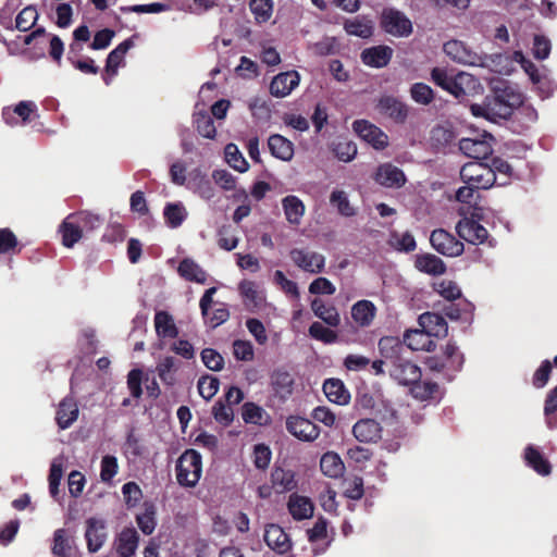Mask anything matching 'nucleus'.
<instances>
[{
    "label": "nucleus",
    "instance_id": "nucleus-1",
    "mask_svg": "<svg viewBox=\"0 0 557 557\" xmlns=\"http://www.w3.org/2000/svg\"><path fill=\"white\" fill-rule=\"evenodd\" d=\"M516 63L520 64L543 98H547L553 94V82L549 78L548 70L545 67L539 70L533 62L525 58L522 51L518 50L512 54H481V62L478 66L485 67L497 74L510 75L516 69Z\"/></svg>",
    "mask_w": 557,
    "mask_h": 557
},
{
    "label": "nucleus",
    "instance_id": "nucleus-2",
    "mask_svg": "<svg viewBox=\"0 0 557 557\" xmlns=\"http://www.w3.org/2000/svg\"><path fill=\"white\" fill-rule=\"evenodd\" d=\"M379 348L383 358L387 359V370L391 377L401 385L417 383L421 377L418 366L400 356L403 345L395 337H383L379 342Z\"/></svg>",
    "mask_w": 557,
    "mask_h": 557
},
{
    "label": "nucleus",
    "instance_id": "nucleus-3",
    "mask_svg": "<svg viewBox=\"0 0 557 557\" xmlns=\"http://www.w3.org/2000/svg\"><path fill=\"white\" fill-rule=\"evenodd\" d=\"M202 474V458L195 449L185 450L176 462V480L184 487H195Z\"/></svg>",
    "mask_w": 557,
    "mask_h": 557
},
{
    "label": "nucleus",
    "instance_id": "nucleus-4",
    "mask_svg": "<svg viewBox=\"0 0 557 557\" xmlns=\"http://www.w3.org/2000/svg\"><path fill=\"white\" fill-rule=\"evenodd\" d=\"M460 178L463 184L479 189H488L495 184V174L486 163L472 161L460 169Z\"/></svg>",
    "mask_w": 557,
    "mask_h": 557
},
{
    "label": "nucleus",
    "instance_id": "nucleus-5",
    "mask_svg": "<svg viewBox=\"0 0 557 557\" xmlns=\"http://www.w3.org/2000/svg\"><path fill=\"white\" fill-rule=\"evenodd\" d=\"M381 24L383 29L395 37H408L412 33V23L405 13L388 8L382 13Z\"/></svg>",
    "mask_w": 557,
    "mask_h": 557
},
{
    "label": "nucleus",
    "instance_id": "nucleus-6",
    "mask_svg": "<svg viewBox=\"0 0 557 557\" xmlns=\"http://www.w3.org/2000/svg\"><path fill=\"white\" fill-rule=\"evenodd\" d=\"M289 257L297 268L310 274H319L325 268V257L317 251L294 248L289 251Z\"/></svg>",
    "mask_w": 557,
    "mask_h": 557
},
{
    "label": "nucleus",
    "instance_id": "nucleus-7",
    "mask_svg": "<svg viewBox=\"0 0 557 557\" xmlns=\"http://www.w3.org/2000/svg\"><path fill=\"white\" fill-rule=\"evenodd\" d=\"M263 541L276 555L285 556L293 550V541L289 534L276 523H269L264 527Z\"/></svg>",
    "mask_w": 557,
    "mask_h": 557
},
{
    "label": "nucleus",
    "instance_id": "nucleus-8",
    "mask_svg": "<svg viewBox=\"0 0 557 557\" xmlns=\"http://www.w3.org/2000/svg\"><path fill=\"white\" fill-rule=\"evenodd\" d=\"M238 292L245 308L250 312H258L267 306V295L260 285L251 280H243L238 284Z\"/></svg>",
    "mask_w": 557,
    "mask_h": 557
},
{
    "label": "nucleus",
    "instance_id": "nucleus-9",
    "mask_svg": "<svg viewBox=\"0 0 557 557\" xmlns=\"http://www.w3.org/2000/svg\"><path fill=\"white\" fill-rule=\"evenodd\" d=\"M444 355L447 357V364L442 362V358L440 356H432L426 359V367L432 371H446L447 373L456 372L461 369L463 364V356L455 344L447 343L444 348Z\"/></svg>",
    "mask_w": 557,
    "mask_h": 557
},
{
    "label": "nucleus",
    "instance_id": "nucleus-10",
    "mask_svg": "<svg viewBox=\"0 0 557 557\" xmlns=\"http://www.w3.org/2000/svg\"><path fill=\"white\" fill-rule=\"evenodd\" d=\"M85 539L89 553H97L101 549L108 539L107 522L99 517H90L85 521Z\"/></svg>",
    "mask_w": 557,
    "mask_h": 557
},
{
    "label": "nucleus",
    "instance_id": "nucleus-11",
    "mask_svg": "<svg viewBox=\"0 0 557 557\" xmlns=\"http://www.w3.org/2000/svg\"><path fill=\"white\" fill-rule=\"evenodd\" d=\"M470 110L474 116L484 117L492 122L506 120L511 115L509 107L504 103V100L497 94L484 104H472Z\"/></svg>",
    "mask_w": 557,
    "mask_h": 557
},
{
    "label": "nucleus",
    "instance_id": "nucleus-12",
    "mask_svg": "<svg viewBox=\"0 0 557 557\" xmlns=\"http://www.w3.org/2000/svg\"><path fill=\"white\" fill-rule=\"evenodd\" d=\"M432 247L447 257H457L463 252V244L445 230H435L430 236Z\"/></svg>",
    "mask_w": 557,
    "mask_h": 557
},
{
    "label": "nucleus",
    "instance_id": "nucleus-13",
    "mask_svg": "<svg viewBox=\"0 0 557 557\" xmlns=\"http://www.w3.org/2000/svg\"><path fill=\"white\" fill-rule=\"evenodd\" d=\"M354 131L374 149H384L388 145V136L374 124L366 120H357L352 123Z\"/></svg>",
    "mask_w": 557,
    "mask_h": 557
},
{
    "label": "nucleus",
    "instance_id": "nucleus-14",
    "mask_svg": "<svg viewBox=\"0 0 557 557\" xmlns=\"http://www.w3.org/2000/svg\"><path fill=\"white\" fill-rule=\"evenodd\" d=\"M286 429L293 436L302 442H313L320 435V429L313 422L299 416L288 417Z\"/></svg>",
    "mask_w": 557,
    "mask_h": 557
},
{
    "label": "nucleus",
    "instance_id": "nucleus-15",
    "mask_svg": "<svg viewBox=\"0 0 557 557\" xmlns=\"http://www.w3.org/2000/svg\"><path fill=\"white\" fill-rule=\"evenodd\" d=\"M444 52L451 60L463 65L478 66L481 62V54L460 40H449L444 44Z\"/></svg>",
    "mask_w": 557,
    "mask_h": 557
},
{
    "label": "nucleus",
    "instance_id": "nucleus-16",
    "mask_svg": "<svg viewBox=\"0 0 557 557\" xmlns=\"http://www.w3.org/2000/svg\"><path fill=\"white\" fill-rule=\"evenodd\" d=\"M492 140L493 137L488 134L480 138H462L459 148L469 158L485 159L493 152Z\"/></svg>",
    "mask_w": 557,
    "mask_h": 557
},
{
    "label": "nucleus",
    "instance_id": "nucleus-17",
    "mask_svg": "<svg viewBox=\"0 0 557 557\" xmlns=\"http://www.w3.org/2000/svg\"><path fill=\"white\" fill-rule=\"evenodd\" d=\"M456 231L460 238L473 245L483 244L488 236L487 230L472 218L460 220Z\"/></svg>",
    "mask_w": 557,
    "mask_h": 557
},
{
    "label": "nucleus",
    "instance_id": "nucleus-18",
    "mask_svg": "<svg viewBox=\"0 0 557 557\" xmlns=\"http://www.w3.org/2000/svg\"><path fill=\"white\" fill-rule=\"evenodd\" d=\"M186 187L205 200H210L215 196L211 181L200 168H195L188 173Z\"/></svg>",
    "mask_w": 557,
    "mask_h": 557
},
{
    "label": "nucleus",
    "instance_id": "nucleus-19",
    "mask_svg": "<svg viewBox=\"0 0 557 557\" xmlns=\"http://www.w3.org/2000/svg\"><path fill=\"white\" fill-rule=\"evenodd\" d=\"M307 534L315 555L324 553L333 541V537L329 534L327 521L322 517L317 519Z\"/></svg>",
    "mask_w": 557,
    "mask_h": 557
},
{
    "label": "nucleus",
    "instance_id": "nucleus-20",
    "mask_svg": "<svg viewBox=\"0 0 557 557\" xmlns=\"http://www.w3.org/2000/svg\"><path fill=\"white\" fill-rule=\"evenodd\" d=\"M374 180L387 188H400L407 181L403 170L392 163L381 164L375 172Z\"/></svg>",
    "mask_w": 557,
    "mask_h": 557
},
{
    "label": "nucleus",
    "instance_id": "nucleus-21",
    "mask_svg": "<svg viewBox=\"0 0 557 557\" xmlns=\"http://www.w3.org/2000/svg\"><path fill=\"white\" fill-rule=\"evenodd\" d=\"M37 111V106L34 101L23 100L14 107H5L2 109V119L5 124L10 126L18 125L16 116H20L23 124L30 120V115Z\"/></svg>",
    "mask_w": 557,
    "mask_h": 557
},
{
    "label": "nucleus",
    "instance_id": "nucleus-22",
    "mask_svg": "<svg viewBox=\"0 0 557 557\" xmlns=\"http://www.w3.org/2000/svg\"><path fill=\"white\" fill-rule=\"evenodd\" d=\"M300 83V76L296 71L277 74L271 82L270 92L276 98L288 96Z\"/></svg>",
    "mask_w": 557,
    "mask_h": 557
},
{
    "label": "nucleus",
    "instance_id": "nucleus-23",
    "mask_svg": "<svg viewBox=\"0 0 557 557\" xmlns=\"http://www.w3.org/2000/svg\"><path fill=\"white\" fill-rule=\"evenodd\" d=\"M139 544V535L135 528H124L116 534L113 545L120 557H132L135 555Z\"/></svg>",
    "mask_w": 557,
    "mask_h": 557
},
{
    "label": "nucleus",
    "instance_id": "nucleus-24",
    "mask_svg": "<svg viewBox=\"0 0 557 557\" xmlns=\"http://www.w3.org/2000/svg\"><path fill=\"white\" fill-rule=\"evenodd\" d=\"M376 109L381 114L388 116L397 123L405 122L408 115L407 106L393 96L381 97L379 99Z\"/></svg>",
    "mask_w": 557,
    "mask_h": 557
},
{
    "label": "nucleus",
    "instance_id": "nucleus-25",
    "mask_svg": "<svg viewBox=\"0 0 557 557\" xmlns=\"http://www.w3.org/2000/svg\"><path fill=\"white\" fill-rule=\"evenodd\" d=\"M272 389L278 398L287 399L294 391V376L283 368L274 370L270 376Z\"/></svg>",
    "mask_w": 557,
    "mask_h": 557
},
{
    "label": "nucleus",
    "instance_id": "nucleus-26",
    "mask_svg": "<svg viewBox=\"0 0 557 557\" xmlns=\"http://www.w3.org/2000/svg\"><path fill=\"white\" fill-rule=\"evenodd\" d=\"M134 46L132 38H128L116 46L108 55L106 64L104 83L109 85L111 79L116 75L117 69L124 60L126 52Z\"/></svg>",
    "mask_w": 557,
    "mask_h": 557
},
{
    "label": "nucleus",
    "instance_id": "nucleus-27",
    "mask_svg": "<svg viewBox=\"0 0 557 557\" xmlns=\"http://www.w3.org/2000/svg\"><path fill=\"white\" fill-rule=\"evenodd\" d=\"M480 87V82L474 75L467 72H459L453 76L449 94L454 95L456 98H460L476 92Z\"/></svg>",
    "mask_w": 557,
    "mask_h": 557
},
{
    "label": "nucleus",
    "instance_id": "nucleus-28",
    "mask_svg": "<svg viewBox=\"0 0 557 557\" xmlns=\"http://www.w3.org/2000/svg\"><path fill=\"white\" fill-rule=\"evenodd\" d=\"M354 436L362 443L376 442L382 436L380 423L373 419H361L352 428Z\"/></svg>",
    "mask_w": 557,
    "mask_h": 557
},
{
    "label": "nucleus",
    "instance_id": "nucleus-29",
    "mask_svg": "<svg viewBox=\"0 0 557 557\" xmlns=\"http://www.w3.org/2000/svg\"><path fill=\"white\" fill-rule=\"evenodd\" d=\"M287 509L295 520L301 521L313 516L314 506L309 497L294 493L288 497Z\"/></svg>",
    "mask_w": 557,
    "mask_h": 557
},
{
    "label": "nucleus",
    "instance_id": "nucleus-30",
    "mask_svg": "<svg viewBox=\"0 0 557 557\" xmlns=\"http://www.w3.org/2000/svg\"><path fill=\"white\" fill-rule=\"evenodd\" d=\"M419 325L430 337H440L447 334V323L445 319L434 312H425L419 317Z\"/></svg>",
    "mask_w": 557,
    "mask_h": 557
},
{
    "label": "nucleus",
    "instance_id": "nucleus-31",
    "mask_svg": "<svg viewBox=\"0 0 557 557\" xmlns=\"http://www.w3.org/2000/svg\"><path fill=\"white\" fill-rule=\"evenodd\" d=\"M78 406L74 398L65 397L58 407L55 420L60 429H69L78 418Z\"/></svg>",
    "mask_w": 557,
    "mask_h": 557
},
{
    "label": "nucleus",
    "instance_id": "nucleus-32",
    "mask_svg": "<svg viewBox=\"0 0 557 557\" xmlns=\"http://www.w3.org/2000/svg\"><path fill=\"white\" fill-rule=\"evenodd\" d=\"M393 55V50L387 46H377L366 49L361 53V60L366 65L383 67L387 65Z\"/></svg>",
    "mask_w": 557,
    "mask_h": 557
},
{
    "label": "nucleus",
    "instance_id": "nucleus-33",
    "mask_svg": "<svg viewBox=\"0 0 557 557\" xmlns=\"http://www.w3.org/2000/svg\"><path fill=\"white\" fill-rule=\"evenodd\" d=\"M187 216V208L182 201L166 202L163 208L164 222L170 228H178Z\"/></svg>",
    "mask_w": 557,
    "mask_h": 557
},
{
    "label": "nucleus",
    "instance_id": "nucleus-34",
    "mask_svg": "<svg viewBox=\"0 0 557 557\" xmlns=\"http://www.w3.org/2000/svg\"><path fill=\"white\" fill-rule=\"evenodd\" d=\"M268 146L272 156L280 160L289 161L294 156L293 143L282 135H271L268 139Z\"/></svg>",
    "mask_w": 557,
    "mask_h": 557
},
{
    "label": "nucleus",
    "instance_id": "nucleus-35",
    "mask_svg": "<svg viewBox=\"0 0 557 557\" xmlns=\"http://www.w3.org/2000/svg\"><path fill=\"white\" fill-rule=\"evenodd\" d=\"M326 398L337 405H346L350 400V394L344 383L338 379H329L323 384Z\"/></svg>",
    "mask_w": 557,
    "mask_h": 557
},
{
    "label": "nucleus",
    "instance_id": "nucleus-36",
    "mask_svg": "<svg viewBox=\"0 0 557 557\" xmlns=\"http://www.w3.org/2000/svg\"><path fill=\"white\" fill-rule=\"evenodd\" d=\"M242 418L246 423L264 426L271 423V416L255 403H245L242 407Z\"/></svg>",
    "mask_w": 557,
    "mask_h": 557
},
{
    "label": "nucleus",
    "instance_id": "nucleus-37",
    "mask_svg": "<svg viewBox=\"0 0 557 557\" xmlns=\"http://www.w3.org/2000/svg\"><path fill=\"white\" fill-rule=\"evenodd\" d=\"M404 343L411 350L430 351L435 347L433 339L421 329L407 331L404 335Z\"/></svg>",
    "mask_w": 557,
    "mask_h": 557
},
{
    "label": "nucleus",
    "instance_id": "nucleus-38",
    "mask_svg": "<svg viewBox=\"0 0 557 557\" xmlns=\"http://www.w3.org/2000/svg\"><path fill=\"white\" fill-rule=\"evenodd\" d=\"M311 309L315 317L323 320L331 327H336L341 323V317L337 309L332 305H326L322 299L315 298L311 302Z\"/></svg>",
    "mask_w": 557,
    "mask_h": 557
},
{
    "label": "nucleus",
    "instance_id": "nucleus-39",
    "mask_svg": "<svg viewBox=\"0 0 557 557\" xmlns=\"http://www.w3.org/2000/svg\"><path fill=\"white\" fill-rule=\"evenodd\" d=\"M524 460L540 475H548L550 473V463L535 446L529 445L525 447Z\"/></svg>",
    "mask_w": 557,
    "mask_h": 557
},
{
    "label": "nucleus",
    "instance_id": "nucleus-40",
    "mask_svg": "<svg viewBox=\"0 0 557 557\" xmlns=\"http://www.w3.org/2000/svg\"><path fill=\"white\" fill-rule=\"evenodd\" d=\"M320 468L326 476L334 479L342 476L345 471L342 458L334 451H327L321 457Z\"/></svg>",
    "mask_w": 557,
    "mask_h": 557
},
{
    "label": "nucleus",
    "instance_id": "nucleus-41",
    "mask_svg": "<svg viewBox=\"0 0 557 557\" xmlns=\"http://www.w3.org/2000/svg\"><path fill=\"white\" fill-rule=\"evenodd\" d=\"M416 268L431 275H441L446 271V265L443 260L431 253L417 256Z\"/></svg>",
    "mask_w": 557,
    "mask_h": 557
},
{
    "label": "nucleus",
    "instance_id": "nucleus-42",
    "mask_svg": "<svg viewBox=\"0 0 557 557\" xmlns=\"http://www.w3.org/2000/svg\"><path fill=\"white\" fill-rule=\"evenodd\" d=\"M375 306L370 300H359L351 308V317L360 326L369 325L375 315Z\"/></svg>",
    "mask_w": 557,
    "mask_h": 557
},
{
    "label": "nucleus",
    "instance_id": "nucleus-43",
    "mask_svg": "<svg viewBox=\"0 0 557 557\" xmlns=\"http://www.w3.org/2000/svg\"><path fill=\"white\" fill-rule=\"evenodd\" d=\"M282 206L286 220L290 224L298 225L305 214V205L296 196H286L282 200Z\"/></svg>",
    "mask_w": 557,
    "mask_h": 557
},
{
    "label": "nucleus",
    "instance_id": "nucleus-44",
    "mask_svg": "<svg viewBox=\"0 0 557 557\" xmlns=\"http://www.w3.org/2000/svg\"><path fill=\"white\" fill-rule=\"evenodd\" d=\"M75 216H69L60 227L62 243L65 247H73L82 237V227Z\"/></svg>",
    "mask_w": 557,
    "mask_h": 557
},
{
    "label": "nucleus",
    "instance_id": "nucleus-45",
    "mask_svg": "<svg viewBox=\"0 0 557 557\" xmlns=\"http://www.w3.org/2000/svg\"><path fill=\"white\" fill-rule=\"evenodd\" d=\"M347 34L358 36L360 38H369L373 34V22L366 17H354L347 20L344 25Z\"/></svg>",
    "mask_w": 557,
    "mask_h": 557
},
{
    "label": "nucleus",
    "instance_id": "nucleus-46",
    "mask_svg": "<svg viewBox=\"0 0 557 557\" xmlns=\"http://www.w3.org/2000/svg\"><path fill=\"white\" fill-rule=\"evenodd\" d=\"M411 394L419 400H435L440 397V387L436 383L420 380L411 383Z\"/></svg>",
    "mask_w": 557,
    "mask_h": 557
},
{
    "label": "nucleus",
    "instance_id": "nucleus-47",
    "mask_svg": "<svg viewBox=\"0 0 557 557\" xmlns=\"http://www.w3.org/2000/svg\"><path fill=\"white\" fill-rule=\"evenodd\" d=\"M154 327L160 337H176L177 327L172 315L165 311H159L154 315Z\"/></svg>",
    "mask_w": 557,
    "mask_h": 557
},
{
    "label": "nucleus",
    "instance_id": "nucleus-48",
    "mask_svg": "<svg viewBox=\"0 0 557 557\" xmlns=\"http://www.w3.org/2000/svg\"><path fill=\"white\" fill-rule=\"evenodd\" d=\"M178 273L187 281L196 283H205L207 278L206 272L191 259H184L178 265Z\"/></svg>",
    "mask_w": 557,
    "mask_h": 557
},
{
    "label": "nucleus",
    "instance_id": "nucleus-49",
    "mask_svg": "<svg viewBox=\"0 0 557 557\" xmlns=\"http://www.w3.org/2000/svg\"><path fill=\"white\" fill-rule=\"evenodd\" d=\"M176 362L173 357H165L157 363L156 371L163 384L173 386L176 383Z\"/></svg>",
    "mask_w": 557,
    "mask_h": 557
},
{
    "label": "nucleus",
    "instance_id": "nucleus-50",
    "mask_svg": "<svg viewBox=\"0 0 557 557\" xmlns=\"http://www.w3.org/2000/svg\"><path fill=\"white\" fill-rule=\"evenodd\" d=\"M225 161L239 173H245L249 169V164L243 153L235 144H227L224 149Z\"/></svg>",
    "mask_w": 557,
    "mask_h": 557
},
{
    "label": "nucleus",
    "instance_id": "nucleus-51",
    "mask_svg": "<svg viewBox=\"0 0 557 557\" xmlns=\"http://www.w3.org/2000/svg\"><path fill=\"white\" fill-rule=\"evenodd\" d=\"M330 203L337 210L341 215L354 216L356 214L355 208L350 205L348 195L346 191L335 189L330 195Z\"/></svg>",
    "mask_w": 557,
    "mask_h": 557
},
{
    "label": "nucleus",
    "instance_id": "nucleus-52",
    "mask_svg": "<svg viewBox=\"0 0 557 557\" xmlns=\"http://www.w3.org/2000/svg\"><path fill=\"white\" fill-rule=\"evenodd\" d=\"M273 485L280 488L281 492L292 491L297 486L295 473L292 470L276 468L272 472Z\"/></svg>",
    "mask_w": 557,
    "mask_h": 557
},
{
    "label": "nucleus",
    "instance_id": "nucleus-53",
    "mask_svg": "<svg viewBox=\"0 0 557 557\" xmlns=\"http://www.w3.org/2000/svg\"><path fill=\"white\" fill-rule=\"evenodd\" d=\"M197 132L205 138L213 139L216 129L211 116L205 111H198L194 115Z\"/></svg>",
    "mask_w": 557,
    "mask_h": 557
},
{
    "label": "nucleus",
    "instance_id": "nucleus-54",
    "mask_svg": "<svg viewBox=\"0 0 557 557\" xmlns=\"http://www.w3.org/2000/svg\"><path fill=\"white\" fill-rule=\"evenodd\" d=\"M273 282L286 296L297 300L300 298L297 283L287 278L283 271L276 270L274 272Z\"/></svg>",
    "mask_w": 557,
    "mask_h": 557
},
{
    "label": "nucleus",
    "instance_id": "nucleus-55",
    "mask_svg": "<svg viewBox=\"0 0 557 557\" xmlns=\"http://www.w3.org/2000/svg\"><path fill=\"white\" fill-rule=\"evenodd\" d=\"M218 4L216 0H180L176 3L178 10L191 13L201 14Z\"/></svg>",
    "mask_w": 557,
    "mask_h": 557
},
{
    "label": "nucleus",
    "instance_id": "nucleus-56",
    "mask_svg": "<svg viewBox=\"0 0 557 557\" xmlns=\"http://www.w3.org/2000/svg\"><path fill=\"white\" fill-rule=\"evenodd\" d=\"M38 20V12L35 7L28 5L24 8L15 18V26L21 32H27L35 26Z\"/></svg>",
    "mask_w": 557,
    "mask_h": 557
},
{
    "label": "nucleus",
    "instance_id": "nucleus-57",
    "mask_svg": "<svg viewBox=\"0 0 557 557\" xmlns=\"http://www.w3.org/2000/svg\"><path fill=\"white\" fill-rule=\"evenodd\" d=\"M220 381L212 375H202L198 380V393L205 400H210L219 391Z\"/></svg>",
    "mask_w": 557,
    "mask_h": 557
},
{
    "label": "nucleus",
    "instance_id": "nucleus-58",
    "mask_svg": "<svg viewBox=\"0 0 557 557\" xmlns=\"http://www.w3.org/2000/svg\"><path fill=\"white\" fill-rule=\"evenodd\" d=\"M249 7L258 23H264L272 16L273 4L271 0H251Z\"/></svg>",
    "mask_w": 557,
    "mask_h": 557
},
{
    "label": "nucleus",
    "instance_id": "nucleus-59",
    "mask_svg": "<svg viewBox=\"0 0 557 557\" xmlns=\"http://www.w3.org/2000/svg\"><path fill=\"white\" fill-rule=\"evenodd\" d=\"M488 166L495 174V184L506 185L512 176V169L510 164L500 158L493 159L492 164Z\"/></svg>",
    "mask_w": 557,
    "mask_h": 557
},
{
    "label": "nucleus",
    "instance_id": "nucleus-60",
    "mask_svg": "<svg viewBox=\"0 0 557 557\" xmlns=\"http://www.w3.org/2000/svg\"><path fill=\"white\" fill-rule=\"evenodd\" d=\"M410 96L412 100L419 104L428 106L434 99L432 88L424 83H416L410 88Z\"/></svg>",
    "mask_w": 557,
    "mask_h": 557
},
{
    "label": "nucleus",
    "instance_id": "nucleus-61",
    "mask_svg": "<svg viewBox=\"0 0 557 557\" xmlns=\"http://www.w3.org/2000/svg\"><path fill=\"white\" fill-rule=\"evenodd\" d=\"M391 245L399 251H412L416 249V239L409 232L393 233L391 235Z\"/></svg>",
    "mask_w": 557,
    "mask_h": 557
},
{
    "label": "nucleus",
    "instance_id": "nucleus-62",
    "mask_svg": "<svg viewBox=\"0 0 557 557\" xmlns=\"http://www.w3.org/2000/svg\"><path fill=\"white\" fill-rule=\"evenodd\" d=\"M309 334L314 339L321 341L325 344H332L337 341V334L333 330L324 326L320 322H313L310 325Z\"/></svg>",
    "mask_w": 557,
    "mask_h": 557
},
{
    "label": "nucleus",
    "instance_id": "nucleus-63",
    "mask_svg": "<svg viewBox=\"0 0 557 557\" xmlns=\"http://www.w3.org/2000/svg\"><path fill=\"white\" fill-rule=\"evenodd\" d=\"M497 95L502 100H504V103L509 107L511 114L513 113L515 109L519 110V108L523 104L522 94L512 87H506L498 91Z\"/></svg>",
    "mask_w": 557,
    "mask_h": 557
},
{
    "label": "nucleus",
    "instance_id": "nucleus-64",
    "mask_svg": "<svg viewBox=\"0 0 557 557\" xmlns=\"http://www.w3.org/2000/svg\"><path fill=\"white\" fill-rule=\"evenodd\" d=\"M119 470L117 459L114 456L106 455L101 459L100 479L102 482H111Z\"/></svg>",
    "mask_w": 557,
    "mask_h": 557
}]
</instances>
